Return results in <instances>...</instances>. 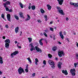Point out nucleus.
Returning a JSON list of instances; mask_svg holds the SVG:
<instances>
[{
	"mask_svg": "<svg viewBox=\"0 0 78 78\" xmlns=\"http://www.w3.org/2000/svg\"><path fill=\"white\" fill-rule=\"evenodd\" d=\"M18 72L19 73V74L21 75L23 72H24V70L23 68H22V67H20L18 69Z\"/></svg>",
	"mask_w": 78,
	"mask_h": 78,
	"instance_id": "1",
	"label": "nucleus"
},
{
	"mask_svg": "<svg viewBox=\"0 0 78 78\" xmlns=\"http://www.w3.org/2000/svg\"><path fill=\"white\" fill-rule=\"evenodd\" d=\"M62 56L64 55V51H58V55L60 57H61Z\"/></svg>",
	"mask_w": 78,
	"mask_h": 78,
	"instance_id": "2",
	"label": "nucleus"
},
{
	"mask_svg": "<svg viewBox=\"0 0 78 78\" xmlns=\"http://www.w3.org/2000/svg\"><path fill=\"white\" fill-rule=\"evenodd\" d=\"M29 46L31 47L30 48V51H33V50H35V48L34 47V46H33V43H30L29 44Z\"/></svg>",
	"mask_w": 78,
	"mask_h": 78,
	"instance_id": "3",
	"label": "nucleus"
},
{
	"mask_svg": "<svg viewBox=\"0 0 78 78\" xmlns=\"http://www.w3.org/2000/svg\"><path fill=\"white\" fill-rule=\"evenodd\" d=\"M70 4L71 5L74 6L75 8H76V7H78V3H75L72 2H70Z\"/></svg>",
	"mask_w": 78,
	"mask_h": 78,
	"instance_id": "4",
	"label": "nucleus"
},
{
	"mask_svg": "<svg viewBox=\"0 0 78 78\" xmlns=\"http://www.w3.org/2000/svg\"><path fill=\"white\" fill-rule=\"evenodd\" d=\"M35 48L37 51H38V52H39L40 51V53H42V50H41V49L39 48L38 46H35Z\"/></svg>",
	"mask_w": 78,
	"mask_h": 78,
	"instance_id": "5",
	"label": "nucleus"
},
{
	"mask_svg": "<svg viewBox=\"0 0 78 78\" xmlns=\"http://www.w3.org/2000/svg\"><path fill=\"white\" fill-rule=\"evenodd\" d=\"M7 18L8 21L11 22V15L10 14H7Z\"/></svg>",
	"mask_w": 78,
	"mask_h": 78,
	"instance_id": "6",
	"label": "nucleus"
},
{
	"mask_svg": "<svg viewBox=\"0 0 78 78\" xmlns=\"http://www.w3.org/2000/svg\"><path fill=\"white\" fill-rule=\"evenodd\" d=\"M18 53V51H15V52H13L11 54V56L12 58H14V56H13V55H17Z\"/></svg>",
	"mask_w": 78,
	"mask_h": 78,
	"instance_id": "7",
	"label": "nucleus"
},
{
	"mask_svg": "<svg viewBox=\"0 0 78 78\" xmlns=\"http://www.w3.org/2000/svg\"><path fill=\"white\" fill-rule=\"evenodd\" d=\"M62 73H64V74H65V75H68V73H67V70H62Z\"/></svg>",
	"mask_w": 78,
	"mask_h": 78,
	"instance_id": "8",
	"label": "nucleus"
},
{
	"mask_svg": "<svg viewBox=\"0 0 78 78\" xmlns=\"http://www.w3.org/2000/svg\"><path fill=\"white\" fill-rule=\"evenodd\" d=\"M61 65H62V62H59L58 64V67L59 69H61Z\"/></svg>",
	"mask_w": 78,
	"mask_h": 78,
	"instance_id": "9",
	"label": "nucleus"
},
{
	"mask_svg": "<svg viewBox=\"0 0 78 78\" xmlns=\"http://www.w3.org/2000/svg\"><path fill=\"white\" fill-rule=\"evenodd\" d=\"M48 63L50 65H54V62L53 61L51 60H50L48 61Z\"/></svg>",
	"mask_w": 78,
	"mask_h": 78,
	"instance_id": "10",
	"label": "nucleus"
},
{
	"mask_svg": "<svg viewBox=\"0 0 78 78\" xmlns=\"http://www.w3.org/2000/svg\"><path fill=\"white\" fill-rule=\"evenodd\" d=\"M59 34L61 38L62 39H64V36L62 35V31L60 32H59Z\"/></svg>",
	"mask_w": 78,
	"mask_h": 78,
	"instance_id": "11",
	"label": "nucleus"
},
{
	"mask_svg": "<svg viewBox=\"0 0 78 78\" xmlns=\"http://www.w3.org/2000/svg\"><path fill=\"white\" fill-rule=\"evenodd\" d=\"M57 1L58 2L59 4L60 5H62L64 0H60V1L59 0H57Z\"/></svg>",
	"mask_w": 78,
	"mask_h": 78,
	"instance_id": "12",
	"label": "nucleus"
},
{
	"mask_svg": "<svg viewBox=\"0 0 78 78\" xmlns=\"http://www.w3.org/2000/svg\"><path fill=\"white\" fill-rule=\"evenodd\" d=\"M43 40H44V39L42 38L39 41V42L40 44V45H41L42 46L43 45V43L42 42V41H43Z\"/></svg>",
	"mask_w": 78,
	"mask_h": 78,
	"instance_id": "13",
	"label": "nucleus"
},
{
	"mask_svg": "<svg viewBox=\"0 0 78 78\" xmlns=\"http://www.w3.org/2000/svg\"><path fill=\"white\" fill-rule=\"evenodd\" d=\"M19 14L20 16V17H21V18H23V19H24V17L23 16V13L21 12H20Z\"/></svg>",
	"mask_w": 78,
	"mask_h": 78,
	"instance_id": "14",
	"label": "nucleus"
},
{
	"mask_svg": "<svg viewBox=\"0 0 78 78\" xmlns=\"http://www.w3.org/2000/svg\"><path fill=\"white\" fill-rule=\"evenodd\" d=\"M5 48H9V44L8 43H6L5 44Z\"/></svg>",
	"mask_w": 78,
	"mask_h": 78,
	"instance_id": "15",
	"label": "nucleus"
},
{
	"mask_svg": "<svg viewBox=\"0 0 78 78\" xmlns=\"http://www.w3.org/2000/svg\"><path fill=\"white\" fill-rule=\"evenodd\" d=\"M15 31L16 33H18L19 31V27L15 28Z\"/></svg>",
	"mask_w": 78,
	"mask_h": 78,
	"instance_id": "16",
	"label": "nucleus"
},
{
	"mask_svg": "<svg viewBox=\"0 0 78 78\" xmlns=\"http://www.w3.org/2000/svg\"><path fill=\"white\" fill-rule=\"evenodd\" d=\"M0 63L2 64L3 63V59H2V57L0 56Z\"/></svg>",
	"mask_w": 78,
	"mask_h": 78,
	"instance_id": "17",
	"label": "nucleus"
},
{
	"mask_svg": "<svg viewBox=\"0 0 78 78\" xmlns=\"http://www.w3.org/2000/svg\"><path fill=\"white\" fill-rule=\"evenodd\" d=\"M58 12H59V13L61 14L62 15H64V12L62 10H60Z\"/></svg>",
	"mask_w": 78,
	"mask_h": 78,
	"instance_id": "18",
	"label": "nucleus"
},
{
	"mask_svg": "<svg viewBox=\"0 0 78 78\" xmlns=\"http://www.w3.org/2000/svg\"><path fill=\"white\" fill-rule=\"evenodd\" d=\"M5 43H7V42L8 44L9 43V44L10 43V40L9 39H7L5 41Z\"/></svg>",
	"mask_w": 78,
	"mask_h": 78,
	"instance_id": "19",
	"label": "nucleus"
},
{
	"mask_svg": "<svg viewBox=\"0 0 78 78\" xmlns=\"http://www.w3.org/2000/svg\"><path fill=\"white\" fill-rule=\"evenodd\" d=\"M57 50V47H54L52 48V50L53 51H55L56 50Z\"/></svg>",
	"mask_w": 78,
	"mask_h": 78,
	"instance_id": "20",
	"label": "nucleus"
},
{
	"mask_svg": "<svg viewBox=\"0 0 78 78\" xmlns=\"http://www.w3.org/2000/svg\"><path fill=\"white\" fill-rule=\"evenodd\" d=\"M19 5L21 8H23V5L22 4L21 2L19 3Z\"/></svg>",
	"mask_w": 78,
	"mask_h": 78,
	"instance_id": "21",
	"label": "nucleus"
},
{
	"mask_svg": "<svg viewBox=\"0 0 78 78\" xmlns=\"http://www.w3.org/2000/svg\"><path fill=\"white\" fill-rule=\"evenodd\" d=\"M47 6L48 7V10H50L51 8V7L50 5H48Z\"/></svg>",
	"mask_w": 78,
	"mask_h": 78,
	"instance_id": "22",
	"label": "nucleus"
},
{
	"mask_svg": "<svg viewBox=\"0 0 78 78\" xmlns=\"http://www.w3.org/2000/svg\"><path fill=\"white\" fill-rule=\"evenodd\" d=\"M31 9L33 10H34V9H35L36 8V7H35V6L34 5L32 6L31 7Z\"/></svg>",
	"mask_w": 78,
	"mask_h": 78,
	"instance_id": "23",
	"label": "nucleus"
},
{
	"mask_svg": "<svg viewBox=\"0 0 78 78\" xmlns=\"http://www.w3.org/2000/svg\"><path fill=\"white\" fill-rule=\"evenodd\" d=\"M40 11H41V13L42 14L44 13V12H45V11H44V9H41Z\"/></svg>",
	"mask_w": 78,
	"mask_h": 78,
	"instance_id": "24",
	"label": "nucleus"
},
{
	"mask_svg": "<svg viewBox=\"0 0 78 78\" xmlns=\"http://www.w3.org/2000/svg\"><path fill=\"white\" fill-rule=\"evenodd\" d=\"M57 9H58V12L59 11H60L61 9V8L60 7H57Z\"/></svg>",
	"mask_w": 78,
	"mask_h": 78,
	"instance_id": "25",
	"label": "nucleus"
},
{
	"mask_svg": "<svg viewBox=\"0 0 78 78\" xmlns=\"http://www.w3.org/2000/svg\"><path fill=\"white\" fill-rule=\"evenodd\" d=\"M75 55L76 59H78V53H76L75 54Z\"/></svg>",
	"mask_w": 78,
	"mask_h": 78,
	"instance_id": "26",
	"label": "nucleus"
},
{
	"mask_svg": "<svg viewBox=\"0 0 78 78\" xmlns=\"http://www.w3.org/2000/svg\"><path fill=\"white\" fill-rule=\"evenodd\" d=\"M1 17L2 19H5V15L3 13L1 15Z\"/></svg>",
	"mask_w": 78,
	"mask_h": 78,
	"instance_id": "27",
	"label": "nucleus"
},
{
	"mask_svg": "<svg viewBox=\"0 0 78 78\" xmlns=\"http://www.w3.org/2000/svg\"><path fill=\"white\" fill-rule=\"evenodd\" d=\"M28 39L29 41V42H31L32 41V39L31 38H28Z\"/></svg>",
	"mask_w": 78,
	"mask_h": 78,
	"instance_id": "28",
	"label": "nucleus"
},
{
	"mask_svg": "<svg viewBox=\"0 0 78 78\" xmlns=\"http://www.w3.org/2000/svg\"><path fill=\"white\" fill-rule=\"evenodd\" d=\"M5 3L6 5H9L10 4V3H11L10 2L8 1L5 2Z\"/></svg>",
	"mask_w": 78,
	"mask_h": 78,
	"instance_id": "29",
	"label": "nucleus"
},
{
	"mask_svg": "<svg viewBox=\"0 0 78 78\" xmlns=\"http://www.w3.org/2000/svg\"><path fill=\"white\" fill-rule=\"evenodd\" d=\"M14 17L16 20H19V17L15 15Z\"/></svg>",
	"mask_w": 78,
	"mask_h": 78,
	"instance_id": "30",
	"label": "nucleus"
},
{
	"mask_svg": "<svg viewBox=\"0 0 78 78\" xmlns=\"http://www.w3.org/2000/svg\"><path fill=\"white\" fill-rule=\"evenodd\" d=\"M48 57H49V58H51V57H52V55L50 54H48Z\"/></svg>",
	"mask_w": 78,
	"mask_h": 78,
	"instance_id": "31",
	"label": "nucleus"
},
{
	"mask_svg": "<svg viewBox=\"0 0 78 78\" xmlns=\"http://www.w3.org/2000/svg\"><path fill=\"white\" fill-rule=\"evenodd\" d=\"M27 59H28V61H29V62H30V63H31V60L30 59V58H27Z\"/></svg>",
	"mask_w": 78,
	"mask_h": 78,
	"instance_id": "32",
	"label": "nucleus"
},
{
	"mask_svg": "<svg viewBox=\"0 0 78 78\" xmlns=\"http://www.w3.org/2000/svg\"><path fill=\"white\" fill-rule=\"evenodd\" d=\"M52 65L53 66H51V68H52V69H55V63L54 64V65Z\"/></svg>",
	"mask_w": 78,
	"mask_h": 78,
	"instance_id": "33",
	"label": "nucleus"
},
{
	"mask_svg": "<svg viewBox=\"0 0 78 78\" xmlns=\"http://www.w3.org/2000/svg\"><path fill=\"white\" fill-rule=\"evenodd\" d=\"M30 18L27 17L25 21H27V20H30Z\"/></svg>",
	"mask_w": 78,
	"mask_h": 78,
	"instance_id": "34",
	"label": "nucleus"
},
{
	"mask_svg": "<svg viewBox=\"0 0 78 78\" xmlns=\"http://www.w3.org/2000/svg\"><path fill=\"white\" fill-rule=\"evenodd\" d=\"M73 76H75V73L74 72L71 73Z\"/></svg>",
	"mask_w": 78,
	"mask_h": 78,
	"instance_id": "35",
	"label": "nucleus"
},
{
	"mask_svg": "<svg viewBox=\"0 0 78 78\" xmlns=\"http://www.w3.org/2000/svg\"><path fill=\"white\" fill-rule=\"evenodd\" d=\"M5 9L7 11H9V8H5Z\"/></svg>",
	"mask_w": 78,
	"mask_h": 78,
	"instance_id": "36",
	"label": "nucleus"
},
{
	"mask_svg": "<svg viewBox=\"0 0 78 78\" xmlns=\"http://www.w3.org/2000/svg\"><path fill=\"white\" fill-rule=\"evenodd\" d=\"M43 64H44V65H45L46 64V62L45 61V60H44L43 62Z\"/></svg>",
	"mask_w": 78,
	"mask_h": 78,
	"instance_id": "37",
	"label": "nucleus"
},
{
	"mask_svg": "<svg viewBox=\"0 0 78 78\" xmlns=\"http://www.w3.org/2000/svg\"><path fill=\"white\" fill-rule=\"evenodd\" d=\"M43 34L44 35V36H46V37H47V34L45 33L44 32Z\"/></svg>",
	"mask_w": 78,
	"mask_h": 78,
	"instance_id": "38",
	"label": "nucleus"
},
{
	"mask_svg": "<svg viewBox=\"0 0 78 78\" xmlns=\"http://www.w3.org/2000/svg\"><path fill=\"white\" fill-rule=\"evenodd\" d=\"M35 75H36V73H34L32 74V76L33 77L35 76Z\"/></svg>",
	"mask_w": 78,
	"mask_h": 78,
	"instance_id": "39",
	"label": "nucleus"
},
{
	"mask_svg": "<svg viewBox=\"0 0 78 78\" xmlns=\"http://www.w3.org/2000/svg\"><path fill=\"white\" fill-rule=\"evenodd\" d=\"M3 5H4V7H5V8H6V3L5 4L4 3L3 4Z\"/></svg>",
	"mask_w": 78,
	"mask_h": 78,
	"instance_id": "40",
	"label": "nucleus"
},
{
	"mask_svg": "<svg viewBox=\"0 0 78 78\" xmlns=\"http://www.w3.org/2000/svg\"><path fill=\"white\" fill-rule=\"evenodd\" d=\"M25 71L26 72H28V69H25Z\"/></svg>",
	"mask_w": 78,
	"mask_h": 78,
	"instance_id": "41",
	"label": "nucleus"
},
{
	"mask_svg": "<svg viewBox=\"0 0 78 78\" xmlns=\"http://www.w3.org/2000/svg\"><path fill=\"white\" fill-rule=\"evenodd\" d=\"M70 73H72L74 72H73V69H71L70 70Z\"/></svg>",
	"mask_w": 78,
	"mask_h": 78,
	"instance_id": "42",
	"label": "nucleus"
},
{
	"mask_svg": "<svg viewBox=\"0 0 78 78\" xmlns=\"http://www.w3.org/2000/svg\"><path fill=\"white\" fill-rule=\"evenodd\" d=\"M74 66L75 67H76V65H77V63H74Z\"/></svg>",
	"mask_w": 78,
	"mask_h": 78,
	"instance_id": "43",
	"label": "nucleus"
},
{
	"mask_svg": "<svg viewBox=\"0 0 78 78\" xmlns=\"http://www.w3.org/2000/svg\"><path fill=\"white\" fill-rule=\"evenodd\" d=\"M35 62H39V61L38 60V59H37V58H35Z\"/></svg>",
	"mask_w": 78,
	"mask_h": 78,
	"instance_id": "44",
	"label": "nucleus"
},
{
	"mask_svg": "<svg viewBox=\"0 0 78 78\" xmlns=\"http://www.w3.org/2000/svg\"><path fill=\"white\" fill-rule=\"evenodd\" d=\"M50 30H51V31H53V28H52V27H50Z\"/></svg>",
	"mask_w": 78,
	"mask_h": 78,
	"instance_id": "45",
	"label": "nucleus"
},
{
	"mask_svg": "<svg viewBox=\"0 0 78 78\" xmlns=\"http://www.w3.org/2000/svg\"><path fill=\"white\" fill-rule=\"evenodd\" d=\"M5 28H8V24H6L5 26Z\"/></svg>",
	"mask_w": 78,
	"mask_h": 78,
	"instance_id": "46",
	"label": "nucleus"
},
{
	"mask_svg": "<svg viewBox=\"0 0 78 78\" xmlns=\"http://www.w3.org/2000/svg\"><path fill=\"white\" fill-rule=\"evenodd\" d=\"M17 46L18 47V48H21V47H20V46H19V45L17 44Z\"/></svg>",
	"mask_w": 78,
	"mask_h": 78,
	"instance_id": "47",
	"label": "nucleus"
},
{
	"mask_svg": "<svg viewBox=\"0 0 78 78\" xmlns=\"http://www.w3.org/2000/svg\"><path fill=\"white\" fill-rule=\"evenodd\" d=\"M66 21H68L69 20V18L67 17L66 18Z\"/></svg>",
	"mask_w": 78,
	"mask_h": 78,
	"instance_id": "48",
	"label": "nucleus"
},
{
	"mask_svg": "<svg viewBox=\"0 0 78 78\" xmlns=\"http://www.w3.org/2000/svg\"><path fill=\"white\" fill-rule=\"evenodd\" d=\"M9 12H12V9H10L9 10Z\"/></svg>",
	"mask_w": 78,
	"mask_h": 78,
	"instance_id": "49",
	"label": "nucleus"
},
{
	"mask_svg": "<svg viewBox=\"0 0 78 78\" xmlns=\"http://www.w3.org/2000/svg\"><path fill=\"white\" fill-rule=\"evenodd\" d=\"M45 19H47V16H44Z\"/></svg>",
	"mask_w": 78,
	"mask_h": 78,
	"instance_id": "50",
	"label": "nucleus"
},
{
	"mask_svg": "<svg viewBox=\"0 0 78 78\" xmlns=\"http://www.w3.org/2000/svg\"><path fill=\"white\" fill-rule=\"evenodd\" d=\"M37 21L38 22H39V23H41V21L40 20H37Z\"/></svg>",
	"mask_w": 78,
	"mask_h": 78,
	"instance_id": "51",
	"label": "nucleus"
},
{
	"mask_svg": "<svg viewBox=\"0 0 78 78\" xmlns=\"http://www.w3.org/2000/svg\"><path fill=\"white\" fill-rule=\"evenodd\" d=\"M5 38H6V37H5V36H3L2 37V38L3 39H5Z\"/></svg>",
	"mask_w": 78,
	"mask_h": 78,
	"instance_id": "52",
	"label": "nucleus"
},
{
	"mask_svg": "<svg viewBox=\"0 0 78 78\" xmlns=\"http://www.w3.org/2000/svg\"><path fill=\"white\" fill-rule=\"evenodd\" d=\"M28 9H31V6H29L28 7Z\"/></svg>",
	"mask_w": 78,
	"mask_h": 78,
	"instance_id": "53",
	"label": "nucleus"
},
{
	"mask_svg": "<svg viewBox=\"0 0 78 78\" xmlns=\"http://www.w3.org/2000/svg\"><path fill=\"white\" fill-rule=\"evenodd\" d=\"M27 17H28V18H30V15H29L27 14Z\"/></svg>",
	"mask_w": 78,
	"mask_h": 78,
	"instance_id": "54",
	"label": "nucleus"
},
{
	"mask_svg": "<svg viewBox=\"0 0 78 78\" xmlns=\"http://www.w3.org/2000/svg\"><path fill=\"white\" fill-rule=\"evenodd\" d=\"M35 63L36 65H37V62H35Z\"/></svg>",
	"mask_w": 78,
	"mask_h": 78,
	"instance_id": "55",
	"label": "nucleus"
},
{
	"mask_svg": "<svg viewBox=\"0 0 78 78\" xmlns=\"http://www.w3.org/2000/svg\"><path fill=\"white\" fill-rule=\"evenodd\" d=\"M66 40L67 41H68V42H70V41H69V39L68 38H66Z\"/></svg>",
	"mask_w": 78,
	"mask_h": 78,
	"instance_id": "56",
	"label": "nucleus"
},
{
	"mask_svg": "<svg viewBox=\"0 0 78 78\" xmlns=\"http://www.w3.org/2000/svg\"><path fill=\"white\" fill-rule=\"evenodd\" d=\"M15 44H17V41H15Z\"/></svg>",
	"mask_w": 78,
	"mask_h": 78,
	"instance_id": "57",
	"label": "nucleus"
},
{
	"mask_svg": "<svg viewBox=\"0 0 78 78\" xmlns=\"http://www.w3.org/2000/svg\"><path fill=\"white\" fill-rule=\"evenodd\" d=\"M58 44H61V42H60L59 41H58Z\"/></svg>",
	"mask_w": 78,
	"mask_h": 78,
	"instance_id": "58",
	"label": "nucleus"
},
{
	"mask_svg": "<svg viewBox=\"0 0 78 78\" xmlns=\"http://www.w3.org/2000/svg\"><path fill=\"white\" fill-rule=\"evenodd\" d=\"M55 60H56V61H58V58H57V57H56L55 58Z\"/></svg>",
	"mask_w": 78,
	"mask_h": 78,
	"instance_id": "59",
	"label": "nucleus"
},
{
	"mask_svg": "<svg viewBox=\"0 0 78 78\" xmlns=\"http://www.w3.org/2000/svg\"><path fill=\"white\" fill-rule=\"evenodd\" d=\"M26 69H28V65H27L26 66Z\"/></svg>",
	"mask_w": 78,
	"mask_h": 78,
	"instance_id": "60",
	"label": "nucleus"
},
{
	"mask_svg": "<svg viewBox=\"0 0 78 78\" xmlns=\"http://www.w3.org/2000/svg\"><path fill=\"white\" fill-rule=\"evenodd\" d=\"M64 35H66V32H64Z\"/></svg>",
	"mask_w": 78,
	"mask_h": 78,
	"instance_id": "61",
	"label": "nucleus"
},
{
	"mask_svg": "<svg viewBox=\"0 0 78 78\" xmlns=\"http://www.w3.org/2000/svg\"><path fill=\"white\" fill-rule=\"evenodd\" d=\"M45 32H46V33H47V31H48V30H44Z\"/></svg>",
	"mask_w": 78,
	"mask_h": 78,
	"instance_id": "62",
	"label": "nucleus"
},
{
	"mask_svg": "<svg viewBox=\"0 0 78 78\" xmlns=\"http://www.w3.org/2000/svg\"><path fill=\"white\" fill-rule=\"evenodd\" d=\"M40 35H41V36H43V34L42 33H41Z\"/></svg>",
	"mask_w": 78,
	"mask_h": 78,
	"instance_id": "63",
	"label": "nucleus"
},
{
	"mask_svg": "<svg viewBox=\"0 0 78 78\" xmlns=\"http://www.w3.org/2000/svg\"><path fill=\"white\" fill-rule=\"evenodd\" d=\"M76 43V45L77 47H78V43Z\"/></svg>",
	"mask_w": 78,
	"mask_h": 78,
	"instance_id": "64",
	"label": "nucleus"
}]
</instances>
